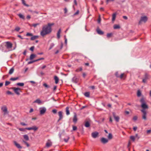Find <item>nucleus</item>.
Listing matches in <instances>:
<instances>
[{"label":"nucleus","mask_w":151,"mask_h":151,"mask_svg":"<svg viewBox=\"0 0 151 151\" xmlns=\"http://www.w3.org/2000/svg\"><path fill=\"white\" fill-rule=\"evenodd\" d=\"M148 78V75L147 74L145 73L144 75V78L142 79V82L143 83H146L147 80Z\"/></svg>","instance_id":"8"},{"label":"nucleus","mask_w":151,"mask_h":151,"mask_svg":"<svg viewBox=\"0 0 151 151\" xmlns=\"http://www.w3.org/2000/svg\"><path fill=\"white\" fill-rule=\"evenodd\" d=\"M79 13V11L78 10L77 12L74 14V15H78Z\"/></svg>","instance_id":"57"},{"label":"nucleus","mask_w":151,"mask_h":151,"mask_svg":"<svg viewBox=\"0 0 151 151\" xmlns=\"http://www.w3.org/2000/svg\"><path fill=\"white\" fill-rule=\"evenodd\" d=\"M52 145V143L50 142H47L46 144V146L47 147H49Z\"/></svg>","instance_id":"28"},{"label":"nucleus","mask_w":151,"mask_h":151,"mask_svg":"<svg viewBox=\"0 0 151 151\" xmlns=\"http://www.w3.org/2000/svg\"><path fill=\"white\" fill-rule=\"evenodd\" d=\"M52 112L54 114H56L57 112V110L55 109H54L52 110Z\"/></svg>","instance_id":"54"},{"label":"nucleus","mask_w":151,"mask_h":151,"mask_svg":"<svg viewBox=\"0 0 151 151\" xmlns=\"http://www.w3.org/2000/svg\"><path fill=\"white\" fill-rule=\"evenodd\" d=\"M86 74L85 73H83V76L84 78H85L86 77Z\"/></svg>","instance_id":"63"},{"label":"nucleus","mask_w":151,"mask_h":151,"mask_svg":"<svg viewBox=\"0 0 151 151\" xmlns=\"http://www.w3.org/2000/svg\"><path fill=\"white\" fill-rule=\"evenodd\" d=\"M12 89H13L14 91V92L17 95H19L20 93L19 92L20 91V88H14L13 87L12 88Z\"/></svg>","instance_id":"4"},{"label":"nucleus","mask_w":151,"mask_h":151,"mask_svg":"<svg viewBox=\"0 0 151 151\" xmlns=\"http://www.w3.org/2000/svg\"><path fill=\"white\" fill-rule=\"evenodd\" d=\"M101 21V19L100 18V16H99V18L98 19V23H100Z\"/></svg>","instance_id":"58"},{"label":"nucleus","mask_w":151,"mask_h":151,"mask_svg":"<svg viewBox=\"0 0 151 151\" xmlns=\"http://www.w3.org/2000/svg\"><path fill=\"white\" fill-rule=\"evenodd\" d=\"M14 145L15 146L18 148L21 149L22 148V147L16 141H14L13 142Z\"/></svg>","instance_id":"12"},{"label":"nucleus","mask_w":151,"mask_h":151,"mask_svg":"<svg viewBox=\"0 0 151 151\" xmlns=\"http://www.w3.org/2000/svg\"><path fill=\"white\" fill-rule=\"evenodd\" d=\"M34 103H37L39 104H40L41 103V101L39 99H37L35 101H34Z\"/></svg>","instance_id":"20"},{"label":"nucleus","mask_w":151,"mask_h":151,"mask_svg":"<svg viewBox=\"0 0 151 151\" xmlns=\"http://www.w3.org/2000/svg\"><path fill=\"white\" fill-rule=\"evenodd\" d=\"M137 127H134L133 128V130L134 131H136L137 129Z\"/></svg>","instance_id":"64"},{"label":"nucleus","mask_w":151,"mask_h":151,"mask_svg":"<svg viewBox=\"0 0 151 151\" xmlns=\"http://www.w3.org/2000/svg\"><path fill=\"white\" fill-rule=\"evenodd\" d=\"M112 35V33H108L107 35V37L108 38H109Z\"/></svg>","instance_id":"39"},{"label":"nucleus","mask_w":151,"mask_h":151,"mask_svg":"<svg viewBox=\"0 0 151 151\" xmlns=\"http://www.w3.org/2000/svg\"><path fill=\"white\" fill-rule=\"evenodd\" d=\"M90 123H85V126L86 127H88L90 126Z\"/></svg>","instance_id":"46"},{"label":"nucleus","mask_w":151,"mask_h":151,"mask_svg":"<svg viewBox=\"0 0 151 151\" xmlns=\"http://www.w3.org/2000/svg\"><path fill=\"white\" fill-rule=\"evenodd\" d=\"M115 76L117 78H119V72H116L115 73Z\"/></svg>","instance_id":"44"},{"label":"nucleus","mask_w":151,"mask_h":151,"mask_svg":"<svg viewBox=\"0 0 151 151\" xmlns=\"http://www.w3.org/2000/svg\"><path fill=\"white\" fill-rule=\"evenodd\" d=\"M101 142L103 144H106L108 142V139L104 137L101 139Z\"/></svg>","instance_id":"10"},{"label":"nucleus","mask_w":151,"mask_h":151,"mask_svg":"<svg viewBox=\"0 0 151 151\" xmlns=\"http://www.w3.org/2000/svg\"><path fill=\"white\" fill-rule=\"evenodd\" d=\"M135 137L133 136H131L130 137V139L133 141H134L135 140Z\"/></svg>","instance_id":"45"},{"label":"nucleus","mask_w":151,"mask_h":151,"mask_svg":"<svg viewBox=\"0 0 151 151\" xmlns=\"http://www.w3.org/2000/svg\"><path fill=\"white\" fill-rule=\"evenodd\" d=\"M10 83V82L9 81H6L5 83V86H7Z\"/></svg>","instance_id":"40"},{"label":"nucleus","mask_w":151,"mask_h":151,"mask_svg":"<svg viewBox=\"0 0 151 151\" xmlns=\"http://www.w3.org/2000/svg\"><path fill=\"white\" fill-rule=\"evenodd\" d=\"M35 48V47L34 46H32V47H31L30 48V50H31V51H33L34 50V49Z\"/></svg>","instance_id":"55"},{"label":"nucleus","mask_w":151,"mask_h":151,"mask_svg":"<svg viewBox=\"0 0 151 151\" xmlns=\"http://www.w3.org/2000/svg\"><path fill=\"white\" fill-rule=\"evenodd\" d=\"M40 114H43L46 111V109L45 107H42L40 108Z\"/></svg>","instance_id":"7"},{"label":"nucleus","mask_w":151,"mask_h":151,"mask_svg":"<svg viewBox=\"0 0 151 151\" xmlns=\"http://www.w3.org/2000/svg\"><path fill=\"white\" fill-rule=\"evenodd\" d=\"M85 96L87 97H89L90 95V93L89 92H86L84 94Z\"/></svg>","instance_id":"35"},{"label":"nucleus","mask_w":151,"mask_h":151,"mask_svg":"<svg viewBox=\"0 0 151 151\" xmlns=\"http://www.w3.org/2000/svg\"><path fill=\"white\" fill-rule=\"evenodd\" d=\"M38 128L35 126H33L32 127H27L25 129L28 130H33L34 131H36L37 130Z\"/></svg>","instance_id":"6"},{"label":"nucleus","mask_w":151,"mask_h":151,"mask_svg":"<svg viewBox=\"0 0 151 151\" xmlns=\"http://www.w3.org/2000/svg\"><path fill=\"white\" fill-rule=\"evenodd\" d=\"M17 85L21 86H23L24 85V83H17Z\"/></svg>","instance_id":"31"},{"label":"nucleus","mask_w":151,"mask_h":151,"mask_svg":"<svg viewBox=\"0 0 151 151\" xmlns=\"http://www.w3.org/2000/svg\"><path fill=\"white\" fill-rule=\"evenodd\" d=\"M39 24V23H37V24H33L32 25V26H33L34 27H36L37 25H38Z\"/></svg>","instance_id":"50"},{"label":"nucleus","mask_w":151,"mask_h":151,"mask_svg":"<svg viewBox=\"0 0 151 151\" xmlns=\"http://www.w3.org/2000/svg\"><path fill=\"white\" fill-rule=\"evenodd\" d=\"M18 77L16 78H10V80L12 81H14L18 79Z\"/></svg>","instance_id":"34"},{"label":"nucleus","mask_w":151,"mask_h":151,"mask_svg":"<svg viewBox=\"0 0 151 151\" xmlns=\"http://www.w3.org/2000/svg\"><path fill=\"white\" fill-rule=\"evenodd\" d=\"M141 105V106L142 109L141 110V111H146V110L149 108L148 105L146 104V102L143 98H142L140 100Z\"/></svg>","instance_id":"2"},{"label":"nucleus","mask_w":151,"mask_h":151,"mask_svg":"<svg viewBox=\"0 0 151 151\" xmlns=\"http://www.w3.org/2000/svg\"><path fill=\"white\" fill-rule=\"evenodd\" d=\"M107 137L109 139H111L112 138V134L110 133H109Z\"/></svg>","instance_id":"33"},{"label":"nucleus","mask_w":151,"mask_h":151,"mask_svg":"<svg viewBox=\"0 0 151 151\" xmlns=\"http://www.w3.org/2000/svg\"><path fill=\"white\" fill-rule=\"evenodd\" d=\"M58 115L59 116V118L58 119V122L59 121V120H60L63 118V112L62 111H59L58 113Z\"/></svg>","instance_id":"13"},{"label":"nucleus","mask_w":151,"mask_h":151,"mask_svg":"<svg viewBox=\"0 0 151 151\" xmlns=\"http://www.w3.org/2000/svg\"><path fill=\"white\" fill-rule=\"evenodd\" d=\"M116 13H114L113 14L112 16V21L114 22L115 20L116 17Z\"/></svg>","instance_id":"22"},{"label":"nucleus","mask_w":151,"mask_h":151,"mask_svg":"<svg viewBox=\"0 0 151 151\" xmlns=\"http://www.w3.org/2000/svg\"><path fill=\"white\" fill-rule=\"evenodd\" d=\"M77 128V127L76 126H73V130H74V131L76 130Z\"/></svg>","instance_id":"49"},{"label":"nucleus","mask_w":151,"mask_h":151,"mask_svg":"<svg viewBox=\"0 0 151 151\" xmlns=\"http://www.w3.org/2000/svg\"><path fill=\"white\" fill-rule=\"evenodd\" d=\"M18 15L20 18L22 19H25L24 16L21 14H18Z\"/></svg>","instance_id":"24"},{"label":"nucleus","mask_w":151,"mask_h":151,"mask_svg":"<svg viewBox=\"0 0 151 151\" xmlns=\"http://www.w3.org/2000/svg\"><path fill=\"white\" fill-rule=\"evenodd\" d=\"M39 37V36L37 35H35L32 36L30 39L32 40H34L37 39Z\"/></svg>","instance_id":"17"},{"label":"nucleus","mask_w":151,"mask_h":151,"mask_svg":"<svg viewBox=\"0 0 151 151\" xmlns=\"http://www.w3.org/2000/svg\"><path fill=\"white\" fill-rule=\"evenodd\" d=\"M6 93L9 95H13V93L9 91H6Z\"/></svg>","instance_id":"47"},{"label":"nucleus","mask_w":151,"mask_h":151,"mask_svg":"<svg viewBox=\"0 0 151 151\" xmlns=\"http://www.w3.org/2000/svg\"><path fill=\"white\" fill-rule=\"evenodd\" d=\"M1 109L3 112L8 111L7 108L6 106H2L1 108Z\"/></svg>","instance_id":"15"},{"label":"nucleus","mask_w":151,"mask_h":151,"mask_svg":"<svg viewBox=\"0 0 151 151\" xmlns=\"http://www.w3.org/2000/svg\"><path fill=\"white\" fill-rule=\"evenodd\" d=\"M36 55H35L34 54H32L31 55H30V56L29 59L30 60H32L33 58H35L36 57Z\"/></svg>","instance_id":"18"},{"label":"nucleus","mask_w":151,"mask_h":151,"mask_svg":"<svg viewBox=\"0 0 151 151\" xmlns=\"http://www.w3.org/2000/svg\"><path fill=\"white\" fill-rule=\"evenodd\" d=\"M22 3L24 5L26 6H27V7L29 6V5H27L26 4L25 1L24 0H22Z\"/></svg>","instance_id":"41"},{"label":"nucleus","mask_w":151,"mask_h":151,"mask_svg":"<svg viewBox=\"0 0 151 151\" xmlns=\"http://www.w3.org/2000/svg\"><path fill=\"white\" fill-rule=\"evenodd\" d=\"M120 28V26L117 24H115L114 26V28L115 29H119Z\"/></svg>","instance_id":"27"},{"label":"nucleus","mask_w":151,"mask_h":151,"mask_svg":"<svg viewBox=\"0 0 151 151\" xmlns=\"http://www.w3.org/2000/svg\"><path fill=\"white\" fill-rule=\"evenodd\" d=\"M147 20V17H142L141 18V19L139 22V24H141L142 22H145Z\"/></svg>","instance_id":"5"},{"label":"nucleus","mask_w":151,"mask_h":151,"mask_svg":"<svg viewBox=\"0 0 151 151\" xmlns=\"http://www.w3.org/2000/svg\"><path fill=\"white\" fill-rule=\"evenodd\" d=\"M125 76V74L124 73H122L119 76V78L121 79H122Z\"/></svg>","instance_id":"30"},{"label":"nucleus","mask_w":151,"mask_h":151,"mask_svg":"<svg viewBox=\"0 0 151 151\" xmlns=\"http://www.w3.org/2000/svg\"><path fill=\"white\" fill-rule=\"evenodd\" d=\"M114 119L116 121V122H118L119 121V117L118 116H116L115 115H114Z\"/></svg>","instance_id":"23"},{"label":"nucleus","mask_w":151,"mask_h":151,"mask_svg":"<svg viewBox=\"0 0 151 151\" xmlns=\"http://www.w3.org/2000/svg\"><path fill=\"white\" fill-rule=\"evenodd\" d=\"M77 116L75 114L74 116V117L73 119V121L74 122H77Z\"/></svg>","instance_id":"19"},{"label":"nucleus","mask_w":151,"mask_h":151,"mask_svg":"<svg viewBox=\"0 0 151 151\" xmlns=\"http://www.w3.org/2000/svg\"><path fill=\"white\" fill-rule=\"evenodd\" d=\"M137 116H134L133 118V119L134 120H137Z\"/></svg>","instance_id":"59"},{"label":"nucleus","mask_w":151,"mask_h":151,"mask_svg":"<svg viewBox=\"0 0 151 151\" xmlns=\"http://www.w3.org/2000/svg\"><path fill=\"white\" fill-rule=\"evenodd\" d=\"M54 45L53 44H52L50 46V47L49 48V50H50L54 46Z\"/></svg>","instance_id":"52"},{"label":"nucleus","mask_w":151,"mask_h":151,"mask_svg":"<svg viewBox=\"0 0 151 151\" xmlns=\"http://www.w3.org/2000/svg\"><path fill=\"white\" fill-rule=\"evenodd\" d=\"M6 45H5L6 48L7 49H11L12 47V44L9 42H6Z\"/></svg>","instance_id":"3"},{"label":"nucleus","mask_w":151,"mask_h":151,"mask_svg":"<svg viewBox=\"0 0 151 151\" xmlns=\"http://www.w3.org/2000/svg\"><path fill=\"white\" fill-rule=\"evenodd\" d=\"M44 58H39V59L35 60L36 62L38 61L39 60H44Z\"/></svg>","instance_id":"56"},{"label":"nucleus","mask_w":151,"mask_h":151,"mask_svg":"<svg viewBox=\"0 0 151 151\" xmlns=\"http://www.w3.org/2000/svg\"><path fill=\"white\" fill-rule=\"evenodd\" d=\"M24 138V139H25L27 141L29 140V138L28 136L26 134L24 135L23 136Z\"/></svg>","instance_id":"29"},{"label":"nucleus","mask_w":151,"mask_h":151,"mask_svg":"<svg viewBox=\"0 0 151 151\" xmlns=\"http://www.w3.org/2000/svg\"><path fill=\"white\" fill-rule=\"evenodd\" d=\"M54 79L55 81V83L56 84H57L59 81V79L57 76H55L54 77Z\"/></svg>","instance_id":"26"},{"label":"nucleus","mask_w":151,"mask_h":151,"mask_svg":"<svg viewBox=\"0 0 151 151\" xmlns=\"http://www.w3.org/2000/svg\"><path fill=\"white\" fill-rule=\"evenodd\" d=\"M64 13L66 14L67 12V9L66 8H65L64 9Z\"/></svg>","instance_id":"60"},{"label":"nucleus","mask_w":151,"mask_h":151,"mask_svg":"<svg viewBox=\"0 0 151 151\" xmlns=\"http://www.w3.org/2000/svg\"><path fill=\"white\" fill-rule=\"evenodd\" d=\"M69 137H67V139H64V141L66 142H68V140H69Z\"/></svg>","instance_id":"42"},{"label":"nucleus","mask_w":151,"mask_h":151,"mask_svg":"<svg viewBox=\"0 0 151 151\" xmlns=\"http://www.w3.org/2000/svg\"><path fill=\"white\" fill-rule=\"evenodd\" d=\"M69 108L68 107H66V114L67 115H68L70 114V112L69 111Z\"/></svg>","instance_id":"25"},{"label":"nucleus","mask_w":151,"mask_h":151,"mask_svg":"<svg viewBox=\"0 0 151 151\" xmlns=\"http://www.w3.org/2000/svg\"><path fill=\"white\" fill-rule=\"evenodd\" d=\"M14 69L13 68H12L10 70L9 72V73L10 75L12 74L14 72Z\"/></svg>","instance_id":"21"},{"label":"nucleus","mask_w":151,"mask_h":151,"mask_svg":"<svg viewBox=\"0 0 151 151\" xmlns=\"http://www.w3.org/2000/svg\"><path fill=\"white\" fill-rule=\"evenodd\" d=\"M61 32V29L60 28L59 29V30L58 32V33H57V37L58 39L60 38V33Z\"/></svg>","instance_id":"16"},{"label":"nucleus","mask_w":151,"mask_h":151,"mask_svg":"<svg viewBox=\"0 0 151 151\" xmlns=\"http://www.w3.org/2000/svg\"><path fill=\"white\" fill-rule=\"evenodd\" d=\"M151 132V129H149L148 130H147V134H150Z\"/></svg>","instance_id":"53"},{"label":"nucleus","mask_w":151,"mask_h":151,"mask_svg":"<svg viewBox=\"0 0 151 151\" xmlns=\"http://www.w3.org/2000/svg\"><path fill=\"white\" fill-rule=\"evenodd\" d=\"M82 67H80L79 68L77 69L76 70V72H79L80 71H82Z\"/></svg>","instance_id":"37"},{"label":"nucleus","mask_w":151,"mask_h":151,"mask_svg":"<svg viewBox=\"0 0 151 151\" xmlns=\"http://www.w3.org/2000/svg\"><path fill=\"white\" fill-rule=\"evenodd\" d=\"M141 93L139 90H138L137 92V96L138 97H139L141 95Z\"/></svg>","instance_id":"36"},{"label":"nucleus","mask_w":151,"mask_h":151,"mask_svg":"<svg viewBox=\"0 0 151 151\" xmlns=\"http://www.w3.org/2000/svg\"><path fill=\"white\" fill-rule=\"evenodd\" d=\"M91 122V120L89 119H88V120L85 123H90Z\"/></svg>","instance_id":"61"},{"label":"nucleus","mask_w":151,"mask_h":151,"mask_svg":"<svg viewBox=\"0 0 151 151\" xmlns=\"http://www.w3.org/2000/svg\"><path fill=\"white\" fill-rule=\"evenodd\" d=\"M96 31L97 33L100 35H102L104 34V32L99 28L96 29Z\"/></svg>","instance_id":"14"},{"label":"nucleus","mask_w":151,"mask_h":151,"mask_svg":"<svg viewBox=\"0 0 151 151\" xmlns=\"http://www.w3.org/2000/svg\"><path fill=\"white\" fill-rule=\"evenodd\" d=\"M35 62V60H34L33 61H29V62H28V64H31V63H32L34 62Z\"/></svg>","instance_id":"48"},{"label":"nucleus","mask_w":151,"mask_h":151,"mask_svg":"<svg viewBox=\"0 0 151 151\" xmlns=\"http://www.w3.org/2000/svg\"><path fill=\"white\" fill-rule=\"evenodd\" d=\"M26 36H33V35L32 33H27L26 34Z\"/></svg>","instance_id":"43"},{"label":"nucleus","mask_w":151,"mask_h":151,"mask_svg":"<svg viewBox=\"0 0 151 151\" xmlns=\"http://www.w3.org/2000/svg\"><path fill=\"white\" fill-rule=\"evenodd\" d=\"M20 29V28L19 27H17L15 29V30L18 31Z\"/></svg>","instance_id":"51"},{"label":"nucleus","mask_w":151,"mask_h":151,"mask_svg":"<svg viewBox=\"0 0 151 151\" xmlns=\"http://www.w3.org/2000/svg\"><path fill=\"white\" fill-rule=\"evenodd\" d=\"M54 24L49 23L47 25H44L43 26L42 29L40 32V35L43 37L47 35L52 32V28L51 26L53 25Z\"/></svg>","instance_id":"1"},{"label":"nucleus","mask_w":151,"mask_h":151,"mask_svg":"<svg viewBox=\"0 0 151 151\" xmlns=\"http://www.w3.org/2000/svg\"><path fill=\"white\" fill-rule=\"evenodd\" d=\"M3 116L4 117H5L6 115H8V114L9 112L8 111H7L5 112H3Z\"/></svg>","instance_id":"38"},{"label":"nucleus","mask_w":151,"mask_h":151,"mask_svg":"<svg viewBox=\"0 0 151 151\" xmlns=\"http://www.w3.org/2000/svg\"><path fill=\"white\" fill-rule=\"evenodd\" d=\"M31 18L30 16L29 15H28L27 17V18L28 19H29Z\"/></svg>","instance_id":"62"},{"label":"nucleus","mask_w":151,"mask_h":151,"mask_svg":"<svg viewBox=\"0 0 151 151\" xmlns=\"http://www.w3.org/2000/svg\"><path fill=\"white\" fill-rule=\"evenodd\" d=\"M141 112L142 113V119L144 120L146 119V114H147V111H141Z\"/></svg>","instance_id":"9"},{"label":"nucleus","mask_w":151,"mask_h":151,"mask_svg":"<svg viewBox=\"0 0 151 151\" xmlns=\"http://www.w3.org/2000/svg\"><path fill=\"white\" fill-rule=\"evenodd\" d=\"M43 86H44L46 88H48L50 87V86L48 85L47 83H45L43 84Z\"/></svg>","instance_id":"32"},{"label":"nucleus","mask_w":151,"mask_h":151,"mask_svg":"<svg viewBox=\"0 0 151 151\" xmlns=\"http://www.w3.org/2000/svg\"><path fill=\"white\" fill-rule=\"evenodd\" d=\"M98 134L99 133L98 132H95L92 133L91 135L93 138H95L98 136Z\"/></svg>","instance_id":"11"}]
</instances>
